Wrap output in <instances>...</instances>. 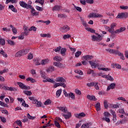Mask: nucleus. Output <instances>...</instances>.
Masks as SVG:
<instances>
[{"instance_id": "nucleus-1", "label": "nucleus", "mask_w": 128, "mask_h": 128, "mask_svg": "<svg viewBox=\"0 0 128 128\" xmlns=\"http://www.w3.org/2000/svg\"><path fill=\"white\" fill-rule=\"evenodd\" d=\"M104 117L102 118V120L106 122H110V112H106L104 113Z\"/></svg>"}, {"instance_id": "nucleus-2", "label": "nucleus", "mask_w": 128, "mask_h": 128, "mask_svg": "<svg viewBox=\"0 0 128 128\" xmlns=\"http://www.w3.org/2000/svg\"><path fill=\"white\" fill-rule=\"evenodd\" d=\"M92 42H100L102 40V36L100 35H98V36H96V35H93L92 36Z\"/></svg>"}, {"instance_id": "nucleus-3", "label": "nucleus", "mask_w": 128, "mask_h": 128, "mask_svg": "<svg viewBox=\"0 0 128 128\" xmlns=\"http://www.w3.org/2000/svg\"><path fill=\"white\" fill-rule=\"evenodd\" d=\"M17 84L19 86L22 90H30V86H25V84L22 82H17Z\"/></svg>"}, {"instance_id": "nucleus-4", "label": "nucleus", "mask_w": 128, "mask_h": 128, "mask_svg": "<svg viewBox=\"0 0 128 128\" xmlns=\"http://www.w3.org/2000/svg\"><path fill=\"white\" fill-rule=\"evenodd\" d=\"M128 16V12L119 13L116 18H126Z\"/></svg>"}, {"instance_id": "nucleus-5", "label": "nucleus", "mask_w": 128, "mask_h": 128, "mask_svg": "<svg viewBox=\"0 0 128 128\" xmlns=\"http://www.w3.org/2000/svg\"><path fill=\"white\" fill-rule=\"evenodd\" d=\"M19 4L20 6H22V8H27L28 10L30 8H32V5L28 4L23 1H20Z\"/></svg>"}, {"instance_id": "nucleus-6", "label": "nucleus", "mask_w": 128, "mask_h": 128, "mask_svg": "<svg viewBox=\"0 0 128 128\" xmlns=\"http://www.w3.org/2000/svg\"><path fill=\"white\" fill-rule=\"evenodd\" d=\"M88 18H103L102 15L99 14H98L92 12L89 14Z\"/></svg>"}, {"instance_id": "nucleus-7", "label": "nucleus", "mask_w": 128, "mask_h": 128, "mask_svg": "<svg viewBox=\"0 0 128 128\" xmlns=\"http://www.w3.org/2000/svg\"><path fill=\"white\" fill-rule=\"evenodd\" d=\"M70 30V28L68 25H65L63 27H60V30L62 32H67Z\"/></svg>"}, {"instance_id": "nucleus-8", "label": "nucleus", "mask_w": 128, "mask_h": 128, "mask_svg": "<svg viewBox=\"0 0 128 128\" xmlns=\"http://www.w3.org/2000/svg\"><path fill=\"white\" fill-rule=\"evenodd\" d=\"M30 34V31H24V32L21 33L20 36H18V40H24V36H28Z\"/></svg>"}, {"instance_id": "nucleus-9", "label": "nucleus", "mask_w": 128, "mask_h": 128, "mask_svg": "<svg viewBox=\"0 0 128 128\" xmlns=\"http://www.w3.org/2000/svg\"><path fill=\"white\" fill-rule=\"evenodd\" d=\"M30 8L32 10L30 12L32 16H38L39 12H36V10H34V8H33L32 6H31V7H30Z\"/></svg>"}, {"instance_id": "nucleus-10", "label": "nucleus", "mask_w": 128, "mask_h": 128, "mask_svg": "<svg viewBox=\"0 0 128 128\" xmlns=\"http://www.w3.org/2000/svg\"><path fill=\"white\" fill-rule=\"evenodd\" d=\"M53 64L55 66H57V68H64V65H63L62 63L54 62L53 63Z\"/></svg>"}, {"instance_id": "nucleus-11", "label": "nucleus", "mask_w": 128, "mask_h": 128, "mask_svg": "<svg viewBox=\"0 0 128 128\" xmlns=\"http://www.w3.org/2000/svg\"><path fill=\"white\" fill-rule=\"evenodd\" d=\"M56 108H58V110H61V112H64V114L68 113V108H66V107H65V106L56 107Z\"/></svg>"}, {"instance_id": "nucleus-12", "label": "nucleus", "mask_w": 128, "mask_h": 128, "mask_svg": "<svg viewBox=\"0 0 128 128\" xmlns=\"http://www.w3.org/2000/svg\"><path fill=\"white\" fill-rule=\"evenodd\" d=\"M58 86H62V88H65L66 86V84L64 83H56L54 86V88H58Z\"/></svg>"}, {"instance_id": "nucleus-13", "label": "nucleus", "mask_w": 128, "mask_h": 128, "mask_svg": "<svg viewBox=\"0 0 128 128\" xmlns=\"http://www.w3.org/2000/svg\"><path fill=\"white\" fill-rule=\"evenodd\" d=\"M116 86V84L115 83H111L107 88V92H108V90H114Z\"/></svg>"}, {"instance_id": "nucleus-14", "label": "nucleus", "mask_w": 128, "mask_h": 128, "mask_svg": "<svg viewBox=\"0 0 128 128\" xmlns=\"http://www.w3.org/2000/svg\"><path fill=\"white\" fill-rule=\"evenodd\" d=\"M82 58L84 60H92V58H94V56L92 55H86L83 56Z\"/></svg>"}, {"instance_id": "nucleus-15", "label": "nucleus", "mask_w": 128, "mask_h": 128, "mask_svg": "<svg viewBox=\"0 0 128 128\" xmlns=\"http://www.w3.org/2000/svg\"><path fill=\"white\" fill-rule=\"evenodd\" d=\"M62 116H64L66 120H68V118L72 117V113L68 112V114H62Z\"/></svg>"}, {"instance_id": "nucleus-16", "label": "nucleus", "mask_w": 128, "mask_h": 128, "mask_svg": "<svg viewBox=\"0 0 128 128\" xmlns=\"http://www.w3.org/2000/svg\"><path fill=\"white\" fill-rule=\"evenodd\" d=\"M50 62V60L48 58L44 59L40 62L41 66H44L46 64H48Z\"/></svg>"}, {"instance_id": "nucleus-17", "label": "nucleus", "mask_w": 128, "mask_h": 128, "mask_svg": "<svg viewBox=\"0 0 128 128\" xmlns=\"http://www.w3.org/2000/svg\"><path fill=\"white\" fill-rule=\"evenodd\" d=\"M33 104H36V108H40L42 107V102L38 100H34V102H33Z\"/></svg>"}, {"instance_id": "nucleus-18", "label": "nucleus", "mask_w": 128, "mask_h": 128, "mask_svg": "<svg viewBox=\"0 0 128 128\" xmlns=\"http://www.w3.org/2000/svg\"><path fill=\"white\" fill-rule=\"evenodd\" d=\"M56 82L64 84V82H66V80L62 77H58L57 78H56Z\"/></svg>"}, {"instance_id": "nucleus-19", "label": "nucleus", "mask_w": 128, "mask_h": 128, "mask_svg": "<svg viewBox=\"0 0 128 128\" xmlns=\"http://www.w3.org/2000/svg\"><path fill=\"white\" fill-rule=\"evenodd\" d=\"M124 30H126V28L120 27V29L116 30L115 31V34H120V32H124Z\"/></svg>"}, {"instance_id": "nucleus-20", "label": "nucleus", "mask_w": 128, "mask_h": 128, "mask_svg": "<svg viewBox=\"0 0 128 128\" xmlns=\"http://www.w3.org/2000/svg\"><path fill=\"white\" fill-rule=\"evenodd\" d=\"M116 26V23L112 24L110 28V27L108 28V32H110L112 30V32H114V26Z\"/></svg>"}, {"instance_id": "nucleus-21", "label": "nucleus", "mask_w": 128, "mask_h": 128, "mask_svg": "<svg viewBox=\"0 0 128 128\" xmlns=\"http://www.w3.org/2000/svg\"><path fill=\"white\" fill-rule=\"evenodd\" d=\"M86 98H88L90 100H96L97 99H96V96H90V95H88L86 96Z\"/></svg>"}, {"instance_id": "nucleus-22", "label": "nucleus", "mask_w": 128, "mask_h": 128, "mask_svg": "<svg viewBox=\"0 0 128 128\" xmlns=\"http://www.w3.org/2000/svg\"><path fill=\"white\" fill-rule=\"evenodd\" d=\"M26 82H30L32 84H34V82H36V80L33 78L31 77H28L26 79Z\"/></svg>"}, {"instance_id": "nucleus-23", "label": "nucleus", "mask_w": 128, "mask_h": 128, "mask_svg": "<svg viewBox=\"0 0 128 128\" xmlns=\"http://www.w3.org/2000/svg\"><path fill=\"white\" fill-rule=\"evenodd\" d=\"M24 56V53L22 52V50H21L16 52V54L15 55V56L16 58H20V56Z\"/></svg>"}, {"instance_id": "nucleus-24", "label": "nucleus", "mask_w": 128, "mask_h": 128, "mask_svg": "<svg viewBox=\"0 0 128 128\" xmlns=\"http://www.w3.org/2000/svg\"><path fill=\"white\" fill-rule=\"evenodd\" d=\"M60 8H62V7L60 6L56 5L52 9V10H53V12H54L56 10L57 12H58L60 10Z\"/></svg>"}, {"instance_id": "nucleus-25", "label": "nucleus", "mask_w": 128, "mask_h": 128, "mask_svg": "<svg viewBox=\"0 0 128 128\" xmlns=\"http://www.w3.org/2000/svg\"><path fill=\"white\" fill-rule=\"evenodd\" d=\"M110 54H118H118L120 53V52L118 51V50L111 49V50H110Z\"/></svg>"}, {"instance_id": "nucleus-26", "label": "nucleus", "mask_w": 128, "mask_h": 128, "mask_svg": "<svg viewBox=\"0 0 128 128\" xmlns=\"http://www.w3.org/2000/svg\"><path fill=\"white\" fill-rule=\"evenodd\" d=\"M80 20H81L82 24L83 26H85V28L88 26V24L86 22V21H84V18H82L80 17Z\"/></svg>"}, {"instance_id": "nucleus-27", "label": "nucleus", "mask_w": 128, "mask_h": 128, "mask_svg": "<svg viewBox=\"0 0 128 128\" xmlns=\"http://www.w3.org/2000/svg\"><path fill=\"white\" fill-rule=\"evenodd\" d=\"M89 64H90L91 68H96V66H98V64L94 63L92 60L89 61Z\"/></svg>"}, {"instance_id": "nucleus-28", "label": "nucleus", "mask_w": 128, "mask_h": 128, "mask_svg": "<svg viewBox=\"0 0 128 128\" xmlns=\"http://www.w3.org/2000/svg\"><path fill=\"white\" fill-rule=\"evenodd\" d=\"M9 8H10L12 12H18V10L14 8V5H10L8 6Z\"/></svg>"}, {"instance_id": "nucleus-29", "label": "nucleus", "mask_w": 128, "mask_h": 128, "mask_svg": "<svg viewBox=\"0 0 128 128\" xmlns=\"http://www.w3.org/2000/svg\"><path fill=\"white\" fill-rule=\"evenodd\" d=\"M90 126H92V124L88 122V123H86L83 124L80 128H89Z\"/></svg>"}, {"instance_id": "nucleus-30", "label": "nucleus", "mask_w": 128, "mask_h": 128, "mask_svg": "<svg viewBox=\"0 0 128 128\" xmlns=\"http://www.w3.org/2000/svg\"><path fill=\"white\" fill-rule=\"evenodd\" d=\"M66 48H62L60 50V54L63 56H66Z\"/></svg>"}, {"instance_id": "nucleus-31", "label": "nucleus", "mask_w": 128, "mask_h": 128, "mask_svg": "<svg viewBox=\"0 0 128 128\" xmlns=\"http://www.w3.org/2000/svg\"><path fill=\"white\" fill-rule=\"evenodd\" d=\"M68 98H70L71 100H76V97L74 96V93L70 92L69 93Z\"/></svg>"}, {"instance_id": "nucleus-32", "label": "nucleus", "mask_w": 128, "mask_h": 128, "mask_svg": "<svg viewBox=\"0 0 128 128\" xmlns=\"http://www.w3.org/2000/svg\"><path fill=\"white\" fill-rule=\"evenodd\" d=\"M54 66H50L46 70V72H54Z\"/></svg>"}, {"instance_id": "nucleus-33", "label": "nucleus", "mask_w": 128, "mask_h": 128, "mask_svg": "<svg viewBox=\"0 0 128 128\" xmlns=\"http://www.w3.org/2000/svg\"><path fill=\"white\" fill-rule=\"evenodd\" d=\"M40 72L41 74V76L42 78L46 79V72H43L42 70H40Z\"/></svg>"}, {"instance_id": "nucleus-34", "label": "nucleus", "mask_w": 128, "mask_h": 128, "mask_svg": "<svg viewBox=\"0 0 128 128\" xmlns=\"http://www.w3.org/2000/svg\"><path fill=\"white\" fill-rule=\"evenodd\" d=\"M10 27L12 28L13 34H16L18 32V30L16 29V28L12 26V25H10Z\"/></svg>"}, {"instance_id": "nucleus-35", "label": "nucleus", "mask_w": 128, "mask_h": 128, "mask_svg": "<svg viewBox=\"0 0 128 128\" xmlns=\"http://www.w3.org/2000/svg\"><path fill=\"white\" fill-rule=\"evenodd\" d=\"M53 60H54L56 62H60L62 59V58H60V56H56L54 57Z\"/></svg>"}, {"instance_id": "nucleus-36", "label": "nucleus", "mask_w": 128, "mask_h": 128, "mask_svg": "<svg viewBox=\"0 0 128 128\" xmlns=\"http://www.w3.org/2000/svg\"><path fill=\"white\" fill-rule=\"evenodd\" d=\"M0 54H2L4 58H8V54L4 50H0Z\"/></svg>"}, {"instance_id": "nucleus-37", "label": "nucleus", "mask_w": 128, "mask_h": 128, "mask_svg": "<svg viewBox=\"0 0 128 128\" xmlns=\"http://www.w3.org/2000/svg\"><path fill=\"white\" fill-rule=\"evenodd\" d=\"M62 90L60 89L56 91V96L58 98L60 96V94H62Z\"/></svg>"}, {"instance_id": "nucleus-38", "label": "nucleus", "mask_w": 128, "mask_h": 128, "mask_svg": "<svg viewBox=\"0 0 128 128\" xmlns=\"http://www.w3.org/2000/svg\"><path fill=\"white\" fill-rule=\"evenodd\" d=\"M95 108L97 110V112H98L100 110V104L97 103L96 105H95Z\"/></svg>"}, {"instance_id": "nucleus-39", "label": "nucleus", "mask_w": 128, "mask_h": 128, "mask_svg": "<svg viewBox=\"0 0 128 128\" xmlns=\"http://www.w3.org/2000/svg\"><path fill=\"white\" fill-rule=\"evenodd\" d=\"M23 93L26 94V96H32V92L28 90H24Z\"/></svg>"}, {"instance_id": "nucleus-40", "label": "nucleus", "mask_w": 128, "mask_h": 128, "mask_svg": "<svg viewBox=\"0 0 128 128\" xmlns=\"http://www.w3.org/2000/svg\"><path fill=\"white\" fill-rule=\"evenodd\" d=\"M22 52H23L24 56V54H28V52H30V49L29 48L24 49L22 50Z\"/></svg>"}, {"instance_id": "nucleus-41", "label": "nucleus", "mask_w": 128, "mask_h": 128, "mask_svg": "<svg viewBox=\"0 0 128 128\" xmlns=\"http://www.w3.org/2000/svg\"><path fill=\"white\" fill-rule=\"evenodd\" d=\"M86 30H88V32H90L92 34H96V30L91 28H86Z\"/></svg>"}, {"instance_id": "nucleus-42", "label": "nucleus", "mask_w": 128, "mask_h": 128, "mask_svg": "<svg viewBox=\"0 0 128 128\" xmlns=\"http://www.w3.org/2000/svg\"><path fill=\"white\" fill-rule=\"evenodd\" d=\"M6 42H8V44H10V46H14V44H16V43L14 42L12 40H8Z\"/></svg>"}, {"instance_id": "nucleus-43", "label": "nucleus", "mask_w": 128, "mask_h": 128, "mask_svg": "<svg viewBox=\"0 0 128 128\" xmlns=\"http://www.w3.org/2000/svg\"><path fill=\"white\" fill-rule=\"evenodd\" d=\"M27 118H28V120H36V116H32L30 114H27Z\"/></svg>"}, {"instance_id": "nucleus-44", "label": "nucleus", "mask_w": 128, "mask_h": 128, "mask_svg": "<svg viewBox=\"0 0 128 128\" xmlns=\"http://www.w3.org/2000/svg\"><path fill=\"white\" fill-rule=\"evenodd\" d=\"M0 44H1V46H4V44H6V40L4 38H0Z\"/></svg>"}, {"instance_id": "nucleus-45", "label": "nucleus", "mask_w": 128, "mask_h": 128, "mask_svg": "<svg viewBox=\"0 0 128 128\" xmlns=\"http://www.w3.org/2000/svg\"><path fill=\"white\" fill-rule=\"evenodd\" d=\"M15 123L18 126H22V122L20 120H17L15 122Z\"/></svg>"}, {"instance_id": "nucleus-46", "label": "nucleus", "mask_w": 128, "mask_h": 128, "mask_svg": "<svg viewBox=\"0 0 128 128\" xmlns=\"http://www.w3.org/2000/svg\"><path fill=\"white\" fill-rule=\"evenodd\" d=\"M40 36H42V38H50V34H40Z\"/></svg>"}, {"instance_id": "nucleus-47", "label": "nucleus", "mask_w": 128, "mask_h": 128, "mask_svg": "<svg viewBox=\"0 0 128 128\" xmlns=\"http://www.w3.org/2000/svg\"><path fill=\"white\" fill-rule=\"evenodd\" d=\"M0 106H4V108H8V104H6V103L0 100Z\"/></svg>"}, {"instance_id": "nucleus-48", "label": "nucleus", "mask_w": 128, "mask_h": 128, "mask_svg": "<svg viewBox=\"0 0 128 128\" xmlns=\"http://www.w3.org/2000/svg\"><path fill=\"white\" fill-rule=\"evenodd\" d=\"M118 55L119 56H120V60H124V54L119 52V54H118Z\"/></svg>"}, {"instance_id": "nucleus-49", "label": "nucleus", "mask_w": 128, "mask_h": 128, "mask_svg": "<svg viewBox=\"0 0 128 128\" xmlns=\"http://www.w3.org/2000/svg\"><path fill=\"white\" fill-rule=\"evenodd\" d=\"M66 15L64 14H58V18H66Z\"/></svg>"}, {"instance_id": "nucleus-50", "label": "nucleus", "mask_w": 128, "mask_h": 128, "mask_svg": "<svg viewBox=\"0 0 128 128\" xmlns=\"http://www.w3.org/2000/svg\"><path fill=\"white\" fill-rule=\"evenodd\" d=\"M98 82H94V86L96 90H99L100 86H98Z\"/></svg>"}, {"instance_id": "nucleus-51", "label": "nucleus", "mask_w": 128, "mask_h": 128, "mask_svg": "<svg viewBox=\"0 0 128 128\" xmlns=\"http://www.w3.org/2000/svg\"><path fill=\"white\" fill-rule=\"evenodd\" d=\"M74 72H76V74H80V76H82L84 74V73L80 70H75Z\"/></svg>"}, {"instance_id": "nucleus-52", "label": "nucleus", "mask_w": 128, "mask_h": 128, "mask_svg": "<svg viewBox=\"0 0 128 128\" xmlns=\"http://www.w3.org/2000/svg\"><path fill=\"white\" fill-rule=\"evenodd\" d=\"M94 82H91L90 83H88L86 84L87 86H88V88H92V86H94Z\"/></svg>"}, {"instance_id": "nucleus-53", "label": "nucleus", "mask_w": 128, "mask_h": 128, "mask_svg": "<svg viewBox=\"0 0 128 128\" xmlns=\"http://www.w3.org/2000/svg\"><path fill=\"white\" fill-rule=\"evenodd\" d=\"M50 104H52V100H50V99L46 100L45 101V102H44V104L45 106Z\"/></svg>"}, {"instance_id": "nucleus-54", "label": "nucleus", "mask_w": 128, "mask_h": 128, "mask_svg": "<svg viewBox=\"0 0 128 128\" xmlns=\"http://www.w3.org/2000/svg\"><path fill=\"white\" fill-rule=\"evenodd\" d=\"M35 2H38V4H40L42 6L44 2V0H36Z\"/></svg>"}, {"instance_id": "nucleus-55", "label": "nucleus", "mask_w": 128, "mask_h": 128, "mask_svg": "<svg viewBox=\"0 0 128 128\" xmlns=\"http://www.w3.org/2000/svg\"><path fill=\"white\" fill-rule=\"evenodd\" d=\"M82 54V51H78L75 53L76 58H78Z\"/></svg>"}, {"instance_id": "nucleus-56", "label": "nucleus", "mask_w": 128, "mask_h": 128, "mask_svg": "<svg viewBox=\"0 0 128 128\" xmlns=\"http://www.w3.org/2000/svg\"><path fill=\"white\" fill-rule=\"evenodd\" d=\"M107 80H110V82H113L114 80V78H112V77L110 76V74H108V75H107Z\"/></svg>"}, {"instance_id": "nucleus-57", "label": "nucleus", "mask_w": 128, "mask_h": 128, "mask_svg": "<svg viewBox=\"0 0 128 128\" xmlns=\"http://www.w3.org/2000/svg\"><path fill=\"white\" fill-rule=\"evenodd\" d=\"M109 32H110V34H112V38H114V36H116V34H118V33H116V32H114V30H112V31H108Z\"/></svg>"}, {"instance_id": "nucleus-58", "label": "nucleus", "mask_w": 128, "mask_h": 128, "mask_svg": "<svg viewBox=\"0 0 128 128\" xmlns=\"http://www.w3.org/2000/svg\"><path fill=\"white\" fill-rule=\"evenodd\" d=\"M9 90H10V92H18V88L12 87H9Z\"/></svg>"}, {"instance_id": "nucleus-59", "label": "nucleus", "mask_w": 128, "mask_h": 128, "mask_svg": "<svg viewBox=\"0 0 128 128\" xmlns=\"http://www.w3.org/2000/svg\"><path fill=\"white\" fill-rule=\"evenodd\" d=\"M98 70H104L105 72H108L110 70V69L108 68H98Z\"/></svg>"}, {"instance_id": "nucleus-60", "label": "nucleus", "mask_w": 128, "mask_h": 128, "mask_svg": "<svg viewBox=\"0 0 128 128\" xmlns=\"http://www.w3.org/2000/svg\"><path fill=\"white\" fill-rule=\"evenodd\" d=\"M54 124L56 128H60V123L58 121L54 120Z\"/></svg>"}, {"instance_id": "nucleus-61", "label": "nucleus", "mask_w": 128, "mask_h": 128, "mask_svg": "<svg viewBox=\"0 0 128 128\" xmlns=\"http://www.w3.org/2000/svg\"><path fill=\"white\" fill-rule=\"evenodd\" d=\"M34 30V32H36V28L34 26H32L29 28V31Z\"/></svg>"}, {"instance_id": "nucleus-62", "label": "nucleus", "mask_w": 128, "mask_h": 128, "mask_svg": "<svg viewBox=\"0 0 128 128\" xmlns=\"http://www.w3.org/2000/svg\"><path fill=\"white\" fill-rule=\"evenodd\" d=\"M71 38V36L70 34H65L63 36L64 40H66V38Z\"/></svg>"}, {"instance_id": "nucleus-63", "label": "nucleus", "mask_w": 128, "mask_h": 128, "mask_svg": "<svg viewBox=\"0 0 128 128\" xmlns=\"http://www.w3.org/2000/svg\"><path fill=\"white\" fill-rule=\"evenodd\" d=\"M47 80L48 82H51L52 84H54V82H56L52 79L48 78H47Z\"/></svg>"}, {"instance_id": "nucleus-64", "label": "nucleus", "mask_w": 128, "mask_h": 128, "mask_svg": "<svg viewBox=\"0 0 128 128\" xmlns=\"http://www.w3.org/2000/svg\"><path fill=\"white\" fill-rule=\"evenodd\" d=\"M61 49H62V46H59L57 47L56 48H55V50L54 49V50L56 52H60V50Z\"/></svg>"}]
</instances>
